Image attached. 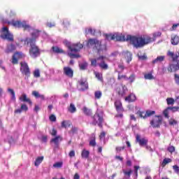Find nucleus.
Instances as JSON below:
<instances>
[{"instance_id":"obj_44","label":"nucleus","mask_w":179,"mask_h":179,"mask_svg":"<svg viewBox=\"0 0 179 179\" xmlns=\"http://www.w3.org/2000/svg\"><path fill=\"white\" fill-rule=\"evenodd\" d=\"M79 129L76 127H72L71 131H69V134H72V135L75 134H78V131Z\"/></svg>"},{"instance_id":"obj_51","label":"nucleus","mask_w":179,"mask_h":179,"mask_svg":"<svg viewBox=\"0 0 179 179\" xmlns=\"http://www.w3.org/2000/svg\"><path fill=\"white\" fill-rule=\"evenodd\" d=\"M169 110H171L173 113H176L179 110V106L168 107Z\"/></svg>"},{"instance_id":"obj_7","label":"nucleus","mask_w":179,"mask_h":179,"mask_svg":"<svg viewBox=\"0 0 179 179\" xmlns=\"http://www.w3.org/2000/svg\"><path fill=\"white\" fill-rule=\"evenodd\" d=\"M92 122H91L92 125L96 127L98 125L99 128H103V122H104V118H103V115L99 113H96L92 117Z\"/></svg>"},{"instance_id":"obj_45","label":"nucleus","mask_w":179,"mask_h":179,"mask_svg":"<svg viewBox=\"0 0 179 179\" xmlns=\"http://www.w3.org/2000/svg\"><path fill=\"white\" fill-rule=\"evenodd\" d=\"M95 99H101L102 93L101 91H96L94 92Z\"/></svg>"},{"instance_id":"obj_47","label":"nucleus","mask_w":179,"mask_h":179,"mask_svg":"<svg viewBox=\"0 0 179 179\" xmlns=\"http://www.w3.org/2000/svg\"><path fill=\"white\" fill-rule=\"evenodd\" d=\"M122 79H124L125 80H128V77L126 75L118 74L117 80H121Z\"/></svg>"},{"instance_id":"obj_56","label":"nucleus","mask_w":179,"mask_h":179,"mask_svg":"<svg viewBox=\"0 0 179 179\" xmlns=\"http://www.w3.org/2000/svg\"><path fill=\"white\" fill-rule=\"evenodd\" d=\"M179 24H173L172 27L170 28L171 31H174V30H177V28L178 27Z\"/></svg>"},{"instance_id":"obj_25","label":"nucleus","mask_w":179,"mask_h":179,"mask_svg":"<svg viewBox=\"0 0 179 179\" xmlns=\"http://www.w3.org/2000/svg\"><path fill=\"white\" fill-rule=\"evenodd\" d=\"M164 59H166L165 56H158L156 59L152 60V64L153 65H155L156 64H162V62H163L164 61Z\"/></svg>"},{"instance_id":"obj_32","label":"nucleus","mask_w":179,"mask_h":179,"mask_svg":"<svg viewBox=\"0 0 179 179\" xmlns=\"http://www.w3.org/2000/svg\"><path fill=\"white\" fill-rule=\"evenodd\" d=\"M173 162V160L170 158H165L164 159L163 162L161 164V166L162 168L166 167V166H167V164H169V163H171Z\"/></svg>"},{"instance_id":"obj_4","label":"nucleus","mask_w":179,"mask_h":179,"mask_svg":"<svg viewBox=\"0 0 179 179\" xmlns=\"http://www.w3.org/2000/svg\"><path fill=\"white\" fill-rule=\"evenodd\" d=\"M27 44L29 45V54L31 58H37V57H40V48L36 45V40L27 39Z\"/></svg>"},{"instance_id":"obj_9","label":"nucleus","mask_w":179,"mask_h":179,"mask_svg":"<svg viewBox=\"0 0 179 179\" xmlns=\"http://www.w3.org/2000/svg\"><path fill=\"white\" fill-rule=\"evenodd\" d=\"M3 40H7L8 41H13V35L9 32L8 27H4L2 29V32L0 36Z\"/></svg>"},{"instance_id":"obj_20","label":"nucleus","mask_w":179,"mask_h":179,"mask_svg":"<svg viewBox=\"0 0 179 179\" xmlns=\"http://www.w3.org/2000/svg\"><path fill=\"white\" fill-rule=\"evenodd\" d=\"M19 100L22 101L23 103H27L29 106L33 105V102L30 99V98H27V95L26 94H22L21 96H20Z\"/></svg>"},{"instance_id":"obj_14","label":"nucleus","mask_w":179,"mask_h":179,"mask_svg":"<svg viewBox=\"0 0 179 179\" xmlns=\"http://www.w3.org/2000/svg\"><path fill=\"white\" fill-rule=\"evenodd\" d=\"M115 92L119 97H124L127 94V92H128V89L127 88V86L122 85L121 86L116 87Z\"/></svg>"},{"instance_id":"obj_28","label":"nucleus","mask_w":179,"mask_h":179,"mask_svg":"<svg viewBox=\"0 0 179 179\" xmlns=\"http://www.w3.org/2000/svg\"><path fill=\"white\" fill-rule=\"evenodd\" d=\"M32 95L36 97V99H41V100H45V96L43 94H40L37 91H33Z\"/></svg>"},{"instance_id":"obj_33","label":"nucleus","mask_w":179,"mask_h":179,"mask_svg":"<svg viewBox=\"0 0 179 179\" xmlns=\"http://www.w3.org/2000/svg\"><path fill=\"white\" fill-rule=\"evenodd\" d=\"M68 111L71 114L75 113V112L76 111V106H75V104L70 103V106L68 107Z\"/></svg>"},{"instance_id":"obj_61","label":"nucleus","mask_w":179,"mask_h":179,"mask_svg":"<svg viewBox=\"0 0 179 179\" xmlns=\"http://www.w3.org/2000/svg\"><path fill=\"white\" fill-rule=\"evenodd\" d=\"M48 139V136H42V137H41V142H43V143H46Z\"/></svg>"},{"instance_id":"obj_11","label":"nucleus","mask_w":179,"mask_h":179,"mask_svg":"<svg viewBox=\"0 0 179 179\" xmlns=\"http://www.w3.org/2000/svg\"><path fill=\"white\" fill-rule=\"evenodd\" d=\"M136 114L140 117V118H143V120H146V118L149 117H152V115H155L156 114V111L147 110L145 113L144 111L138 110Z\"/></svg>"},{"instance_id":"obj_50","label":"nucleus","mask_w":179,"mask_h":179,"mask_svg":"<svg viewBox=\"0 0 179 179\" xmlns=\"http://www.w3.org/2000/svg\"><path fill=\"white\" fill-rule=\"evenodd\" d=\"M62 162H56L53 164V167L55 169H61V167H62Z\"/></svg>"},{"instance_id":"obj_34","label":"nucleus","mask_w":179,"mask_h":179,"mask_svg":"<svg viewBox=\"0 0 179 179\" xmlns=\"http://www.w3.org/2000/svg\"><path fill=\"white\" fill-rule=\"evenodd\" d=\"M94 73L95 75V78H96V79L99 80V82H102V83L104 82L103 79V73H99L97 71H95Z\"/></svg>"},{"instance_id":"obj_64","label":"nucleus","mask_w":179,"mask_h":179,"mask_svg":"<svg viewBox=\"0 0 179 179\" xmlns=\"http://www.w3.org/2000/svg\"><path fill=\"white\" fill-rule=\"evenodd\" d=\"M69 157H75V150H71L69 153Z\"/></svg>"},{"instance_id":"obj_53","label":"nucleus","mask_w":179,"mask_h":179,"mask_svg":"<svg viewBox=\"0 0 179 179\" xmlns=\"http://www.w3.org/2000/svg\"><path fill=\"white\" fill-rule=\"evenodd\" d=\"M138 59H140L141 61H145V59H148V57L146 56L145 54L143 55H138Z\"/></svg>"},{"instance_id":"obj_48","label":"nucleus","mask_w":179,"mask_h":179,"mask_svg":"<svg viewBox=\"0 0 179 179\" xmlns=\"http://www.w3.org/2000/svg\"><path fill=\"white\" fill-rule=\"evenodd\" d=\"M167 150L169 152V153H174V152H176V147L171 145L168 147Z\"/></svg>"},{"instance_id":"obj_24","label":"nucleus","mask_w":179,"mask_h":179,"mask_svg":"<svg viewBox=\"0 0 179 179\" xmlns=\"http://www.w3.org/2000/svg\"><path fill=\"white\" fill-rule=\"evenodd\" d=\"M52 51L54 54H65V50L58 46H52Z\"/></svg>"},{"instance_id":"obj_42","label":"nucleus","mask_w":179,"mask_h":179,"mask_svg":"<svg viewBox=\"0 0 179 179\" xmlns=\"http://www.w3.org/2000/svg\"><path fill=\"white\" fill-rule=\"evenodd\" d=\"M85 34H92V36H94V34H96V30L89 28L88 29H86Z\"/></svg>"},{"instance_id":"obj_19","label":"nucleus","mask_w":179,"mask_h":179,"mask_svg":"<svg viewBox=\"0 0 179 179\" xmlns=\"http://www.w3.org/2000/svg\"><path fill=\"white\" fill-rule=\"evenodd\" d=\"M114 106L117 113H124V107L120 100H116L114 103Z\"/></svg>"},{"instance_id":"obj_60","label":"nucleus","mask_w":179,"mask_h":179,"mask_svg":"<svg viewBox=\"0 0 179 179\" xmlns=\"http://www.w3.org/2000/svg\"><path fill=\"white\" fill-rule=\"evenodd\" d=\"M139 169H141L139 166H134V174L136 177H138V170H139Z\"/></svg>"},{"instance_id":"obj_1","label":"nucleus","mask_w":179,"mask_h":179,"mask_svg":"<svg viewBox=\"0 0 179 179\" xmlns=\"http://www.w3.org/2000/svg\"><path fill=\"white\" fill-rule=\"evenodd\" d=\"M114 41H129L134 48H142L152 43V37L149 36H135L131 35L125 36L120 34H114Z\"/></svg>"},{"instance_id":"obj_40","label":"nucleus","mask_w":179,"mask_h":179,"mask_svg":"<svg viewBox=\"0 0 179 179\" xmlns=\"http://www.w3.org/2000/svg\"><path fill=\"white\" fill-rule=\"evenodd\" d=\"M144 78L148 80H152V79H155V77H153L152 73H148L144 75Z\"/></svg>"},{"instance_id":"obj_63","label":"nucleus","mask_w":179,"mask_h":179,"mask_svg":"<svg viewBox=\"0 0 179 179\" xmlns=\"http://www.w3.org/2000/svg\"><path fill=\"white\" fill-rule=\"evenodd\" d=\"M106 138V131H101L99 135V139H103Z\"/></svg>"},{"instance_id":"obj_2","label":"nucleus","mask_w":179,"mask_h":179,"mask_svg":"<svg viewBox=\"0 0 179 179\" xmlns=\"http://www.w3.org/2000/svg\"><path fill=\"white\" fill-rule=\"evenodd\" d=\"M94 51H96L98 54H103L104 51H107V45L102 44L101 41L96 38H90L87 43V47L90 48L93 46Z\"/></svg>"},{"instance_id":"obj_13","label":"nucleus","mask_w":179,"mask_h":179,"mask_svg":"<svg viewBox=\"0 0 179 179\" xmlns=\"http://www.w3.org/2000/svg\"><path fill=\"white\" fill-rule=\"evenodd\" d=\"M24 55L20 52H15L13 57H12V64L13 65H16L19 64V59H22V58H24Z\"/></svg>"},{"instance_id":"obj_39","label":"nucleus","mask_w":179,"mask_h":179,"mask_svg":"<svg viewBox=\"0 0 179 179\" xmlns=\"http://www.w3.org/2000/svg\"><path fill=\"white\" fill-rule=\"evenodd\" d=\"M83 112L84 113V114L85 115H92V110L89 108H87V107L84 106L83 108Z\"/></svg>"},{"instance_id":"obj_16","label":"nucleus","mask_w":179,"mask_h":179,"mask_svg":"<svg viewBox=\"0 0 179 179\" xmlns=\"http://www.w3.org/2000/svg\"><path fill=\"white\" fill-rule=\"evenodd\" d=\"M64 75L72 79L73 78V70L69 66H64L63 68Z\"/></svg>"},{"instance_id":"obj_26","label":"nucleus","mask_w":179,"mask_h":179,"mask_svg":"<svg viewBox=\"0 0 179 179\" xmlns=\"http://www.w3.org/2000/svg\"><path fill=\"white\" fill-rule=\"evenodd\" d=\"M72 125L71 120H63L61 123L62 128H68Z\"/></svg>"},{"instance_id":"obj_29","label":"nucleus","mask_w":179,"mask_h":179,"mask_svg":"<svg viewBox=\"0 0 179 179\" xmlns=\"http://www.w3.org/2000/svg\"><path fill=\"white\" fill-rule=\"evenodd\" d=\"M171 43L173 45H177L179 43V37L177 35L171 36Z\"/></svg>"},{"instance_id":"obj_6","label":"nucleus","mask_w":179,"mask_h":179,"mask_svg":"<svg viewBox=\"0 0 179 179\" xmlns=\"http://www.w3.org/2000/svg\"><path fill=\"white\" fill-rule=\"evenodd\" d=\"M106 59V57L101 55L97 57L96 59H91V66H99L101 69H104V71H107L108 69V64L106 63L104 59Z\"/></svg>"},{"instance_id":"obj_36","label":"nucleus","mask_w":179,"mask_h":179,"mask_svg":"<svg viewBox=\"0 0 179 179\" xmlns=\"http://www.w3.org/2000/svg\"><path fill=\"white\" fill-rule=\"evenodd\" d=\"M8 92L9 94H11V100H13V101H16V95L15 94V91L13 89L8 88Z\"/></svg>"},{"instance_id":"obj_30","label":"nucleus","mask_w":179,"mask_h":179,"mask_svg":"<svg viewBox=\"0 0 179 179\" xmlns=\"http://www.w3.org/2000/svg\"><path fill=\"white\" fill-rule=\"evenodd\" d=\"M124 58L125 59H127V64H129L131 61H132V53H131L130 52H125Z\"/></svg>"},{"instance_id":"obj_41","label":"nucleus","mask_w":179,"mask_h":179,"mask_svg":"<svg viewBox=\"0 0 179 179\" xmlns=\"http://www.w3.org/2000/svg\"><path fill=\"white\" fill-rule=\"evenodd\" d=\"M152 36H153V38H152L151 43H153V41H155V39L157 38V37H160V36H162V32L160 31L155 32L152 34Z\"/></svg>"},{"instance_id":"obj_55","label":"nucleus","mask_w":179,"mask_h":179,"mask_svg":"<svg viewBox=\"0 0 179 179\" xmlns=\"http://www.w3.org/2000/svg\"><path fill=\"white\" fill-rule=\"evenodd\" d=\"M174 79H175V83H176V85H179V75L177 73L174 74Z\"/></svg>"},{"instance_id":"obj_54","label":"nucleus","mask_w":179,"mask_h":179,"mask_svg":"<svg viewBox=\"0 0 179 179\" xmlns=\"http://www.w3.org/2000/svg\"><path fill=\"white\" fill-rule=\"evenodd\" d=\"M34 78H40V70L36 69L34 71Z\"/></svg>"},{"instance_id":"obj_59","label":"nucleus","mask_w":179,"mask_h":179,"mask_svg":"<svg viewBox=\"0 0 179 179\" xmlns=\"http://www.w3.org/2000/svg\"><path fill=\"white\" fill-rule=\"evenodd\" d=\"M50 121H51L52 122H55V121H57V117H55V115H51L49 117Z\"/></svg>"},{"instance_id":"obj_18","label":"nucleus","mask_w":179,"mask_h":179,"mask_svg":"<svg viewBox=\"0 0 179 179\" xmlns=\"http://www.w3.org/2000/svg\"><path fill=\"white\" fill-rule=\"evenodd\" d=\"M41 33V30L34 29L31 34V38H27V40H35V43L37 41V38L40 37V34Z\"/></svg>"},{"instance_id":"obj_21","label":"nucleus","mask_w":179,"mask_h":179,"mask_svg":"<svg viewBox=\"0 0 179 179\" xmlns=\"http://www.w3.org/2000/svg\"><path fill=\"white\" fill-rule=\"evenodd\" d=\"M29 110V107H27V105H26V103H22L21 105V107L20 108H17V109H15L14 110V113L15 114H22V111H28Z\"/></svg>"},{"instance_id":"obj_37","label":"nucleus","mask_w":179,"mask_h":179,"mask_svg":"<svg viewBox=\"0 0 179 179\" xmlns=\"http://www.w3.org/2000/svg\"><path fill=\"white\" fill-rule=\"evenodd\" d=\"M89 155H90V152H89V150H83L81 153V157L83 159H87L89 157Z\"/></svg>"},{"instance_id":"obj_3","label":"nucleus","mask_w":179,"mask_h":179,"mask_svg":"<svg viewBox=\"0 0 179 179\" xmlns=\"http://www.w3.org/2000/svg\"><path fill=\"white\" fill-rule=\"evenodd\" d=\"M168 57L172 58L173 62H176L175 64H169L168 66V72H176V71H179V52L174 54L173 52L169 50L167 52Z\"/></svg>"},{"instance_id":"obj_23","label":"nucleus","mask_w":179,"mask_h":179,"mask_svg":"<svg viewBox=\"0 0 179 179\" xmlns=\"http://www.w3.org/2000/svg\"><path fill=\"white\" fill-rule=\"evenodd\" d=\"M61 141H62V138L61 137V136H57L54 138H52L50 140V143H55V146H57V148H58V146H59V142H61Z\"/></svg>"},{"instance_id":"obj_10","label":"nucleus","mask_w":179,"mask_h":179,"mask_svg":"<svg viewBox=\"0 0 179 179\" xmlns=\"http://www.w3.org/2000/svg\"><path fill=\"white\" fill-rule=\"evenodd\" d=\"M20 72L22 75H24L27 78H30V75H31V72L30 71V67H29V64L26 62H20Z\"/></svg>"},{"instance_id":"obj_12","label":"nucleus","mask_w":179,"mask_h":179,"mask_svg":"<svg viewBox=\"0 0 179 179\" xmlns=\"http://www.w3.org/2000/svg\"><path fill=\"white\" fill-rule=\"evenodd\" d=\"M163 122V117L161 115H155L150 121V125L152 128H160V124Z\"/></svg>"},{"instance_id":"obj_22","label":"nucleus","mask_w":179,"mask_h":179,"mask_svg":"<svg viewBox=\"0 0 179 179\" xmlns=\"http://www.w3.org/2000/svg\"><path fill=\"white\" fill-rule=\"evenodd\" d=\"M124 101L128 103H134L136 101V96L134 93H131L127 96L124 98Z\"/></svg>"},{"instance_id":"obj_17","label":"nucleus","mask_w":179,"mask_h":179,"mask_svg":"<svg viewBox=\"0 0 179 179\" xmlns=\"http://www.w3.org/2000/svg\"><path fill=\"white\" fill-rule=\"evenodd\" d=\"M78 83L81 87L80 90H82L83 92L89 89V83H87V80L81 78L80 80L78 81Z\"/></svg>"},{"instance_id":"obj_62","label":"nucleus","mask_w":179,"mask_h":179,"mask_svg":"<svg viewBox=\"0 0 179 179\" xmlns=\"http://www.w3.org/2000/svg\"><path fill=\"white\" fill-rule=\"evenodd\" d=\"M46 26H48V27H55V23L54 22H47Z\"/></svg>"},{"instance_id":"obj_49","label":"nucleus","mask_w":179,"mask_h":179,"mask_svg":"<svg viewBox=\"0 0 179 179\" xmlns=\"http://www.w3.org/2000/svg\"><path fill=\"white\" fill-rule=\"evenodd\" d=\"M169 125H177V124H178V122H177V120L171 118L169 120Z\"/></svg>"},{"instance_id":"obj_35","label":"nucleus","mask_w":179,"mask_h":179,"mask_svg":"<svg viewBox=\"0 0 179 179\" xmlns=\"http://www.w3.org/2000/svg\"><path fill=\"white\" fill-rule=\"evenodd\" d=\"M104 37L108 41H114V34H105Z\"/></svg>"},{"instance_id":"obj_15","label":"nucleus","mask_w":179,"mask_h":179,"mask_svg":"<svg viewBox=\"0 0 179 179\" xmlns=\"http://www.w3.org/2000/svg\"><path fill=\"white\" fill-rule=\"evenodd\" d=\"M136 142L140 145V146H146L148 145L149 140L146 138H141V135H136Z\"/></svg>"},{"instance_id":"obj_57","label":"nucleus","mask_w":179,"mask_h":179,"mask_svg":"<svg viewBox=\"0 0 179 179\" xmlns=\"http://www.w3.org/2000/svg\"><path fill=\"white\" fill-rule=\"evenodd\" d=\"M87 68V63H83L80 64V69H82L83 71H85Z\"/></svg>"},{"instance_id":"obj_38","label":"nucleus","mask_w":179,"mask_h":179,"mask_svg":"<svg viewBox=\"0 0 179 179\" xmlns=\"http://www.w3.org/2000/svg\"><path fill=\"white\" fill-rule=\"evenodd\" d=\"M96 145H97L96 143V136H92L90 141V146H92V148H94V146H96Z\"/></svg>"},{"instance_id":"obj_58","label":"nucleus","mask_w":179,"mask_h":179,"mask_svg":"<svg viewBox=\"0 0 179 179\" xmlns=\"http://www.w3.org/2000/svg\"><path fill=\"white\" fill-rule=\"evenodd\" d=\"M173 171L176 173V174H179V166L178 165L173 166Z\"/></svg>"},{"instance_id":"obj_46","label":"nucleus","mask_w":179,"mask_h":179,"mask_svg":"<svg viewBox=\"0 0 179 179\" xmlns=\"http://www.w3.org/2000/svg\"><path fill=\"white\" fill-rule=\"evenodd\" d=\"M170 110V108H166L165 110H164L163 111V114L164 116L165 117V118H170V116L169 115V110Z\"/></svg>"},{"instance_id":"obj_27","label":"nucleus","mask_w":179,"mask_h":179,"mask_svg":"<svg viewBox=\"0 0 179 179\" xmlns=\"http://www.w3.org/2000/svg\"><path fill=\"white\" fill-rule=\"evenodd\" d=\"M15 50H16V45H15L13 44H10L7 46L6 52V54H9L10 52H13V51H15Z\"/></svg>"},{"instance_id":"obj_52","label":"nucleus","mask_w":179,"mask_h":179,"mask_svg":"<svg viewBox=\"0 0 179 179\" xmlns=\"http://www.w3.org/2000/svg\"><path fill=\"white\" fill-rule=\"evenodd\" d=\"M135 74H131L129 78V80L130 81V83H133V82H135Z\"/></svg>"},{"instance_id":"obj_43","label":"nucleus","mask_w":179,"mask_h":179,"mask_svg":"<svg viewBox=\"0 0 179 179\" xmlns=\"http://www.w3.org/2000/svg\"><path fill=\"white\" fill-rule=\"evenodd\" d=\"M166 103L168 106H173L174 103H176V100H174V99L173 98H167Z\"/></svg>"},{"instance_id":"obj_31","label":"nucleus","mask_w":179,"mask_h":179,"mask_svg":"<svg viewBox=\"0 0 179 179\" xmlns=\"http://www.w3.org/2000/svg\"><path fill=\"white\" fill-rule=\"evenodd\" d=\"M43 160H44V157L41 156V157H38L34 162V165L36 167H38V166H40V164H41V163H43Z\"/></svg>"},{"instance_id":"obj_8","label":"nucleus","mask_w":179,"mask_h":179,"mask_svg":"<svg viewBox=\"0 0 179 179\" xmlns=\"http://www.w3.org/2000/svg\"><path fill=\"white\" fill-rule=\"evenodd\" d=\"M8 24H11L14 27H17L18 29H24V30H29L30 29V25L26 23V21H20V20H13L11 22H8Z\"/></svg>"},{"instance_id":"obj_5","label":"nucleus","mask_w":179,"mask_h":179,"mask_svg":"<svg viewBox=\"0 0 179 179\" xmlns=\"http://www.w3.org/2000/svg\"><path fill=\"white\" fill-rule=\"evenodd\" d=\"M66 45L67 48L71 51V52L69 53V57L71 58V59H73V58H80L79 54H73L72 52H79V51L83 48V45H82V43H78L71 44L70 43H68Z\"/></svg>"}]
</instances>
